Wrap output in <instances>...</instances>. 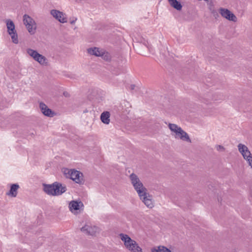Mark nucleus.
<instances>
[{"label": "nucleus", "instance_id": "1", "mask_svg": "<svg viewBox=\"0 0 252 252\" xmlns=\"http://www.w3.org/2000/svg\"><path fill=\"white\" fill-rule=\"evenodd\" d=\"M168 127L171 132V135L175 138L189 143L191 142L189 134L177 125L169 123Z\"/></svg>", "mask_w": 252, "mask_h": 252}, {"label": "nucleus", "instance_id": "2", "mask_svg": "<svg viewBox=\"0 0 252 252\" xmlns=\"http://www.w3.org/2000/svg\"><path fill=\"white\" fill-rule=\"evenodd\" d=\"M43 190L49 195L58 196L66 191V186L58 182L51 185L43 184Z\"/></svg>", "mask_w": 252, "mask_h": 252}, {"label": "nucleus", "instance_id": "3", "mask_svg": "<svg viewBox=\"0 0 252 252\" xmlns=\"http://www.w3.org/2000/svg\"><path fill=\"white\" fill-rule=\"evenodd\" d=\"M120 238L124 242L125 247L130 252H143L138 243L127 234L121 233Z\"/></svg>", "mask_w": 252, "mask_h": 252}, {"label": "nucleus", "instance_id": "4", "mask_svg": "<svg viewBox=\"0 0 252 252\" xmlns=\"http://www.w3.org/2000/svg\"><path fill=\"white\" fill-rule=\"evenodd\" d=\"M129 179L131 185L137 192L138 195L148 190L136 174L133 173L131 174L129 176Z\"/></svg>", "mask_w": 252, "mask_h": 252}, {"label": "nucleus", "instance_id": "5", "mask_svg": "<svg viewBox=\"0 0 252 252\" xmlns=\"http://www.w3.org/2000/svg\"><path fill=\"white\" fill-rule=\"evenodd\" d=\"M63 172L65 176L72 180L77 184H82L83 181V175L81 172L75 169L64 168Z\"/></svg>", "mask_w": 252, "mask_h": 252}, {"label": "nucleus", "instance_id": "6", "mask_svg": "<svg viewBox=\"0 0 252 252\" xmlns=\"http://www.w3.org/2000/svg\"><path fill=\"white\" fill-rule=\"evenodd\" d=\"M26 52L29 56L41 65H48V60L44 56L38 53L36 50L29 48L26 49Z\"/></svg>", "mask_w": 252, "mask_h": 252}, {"label": "nucleus", "instance_id": "7", "mask_svg": "<svg viewBox=\"0 0 252 252\" xmlns=\"http://www.w3.org/2000/svg\"><path fill=\"white\" fill-rule=\"evenodd\" d=\"M23 23L26 26L29 32L32 35L34 34L36 30V24L34 20L30 16L25 14L23 16Z\"/></svg>", "mask_w": 252, "mask_h": 252}, {"label": "nucleus", "instance_id": "8", "mask_svg": "<svg viewBox=\"0 0 252 252\" xmlns=\"http://www.w3.org/2000/svg\"><path fill=\"white\" fill-rule=\"evenodd\" d=\"M140 199L148 208L151 209L154 206V202L152 196L148 193V190L138 195Z\"/></svg>", "mask_w": 252, "mask_h": 252}, {"label": "nucleus", "instance_id": "9", "mask_svg": "<svg viewBox=\"0 0 252 252\" xmlns=\"http://www.w3.org/2000/svg\"><path fill=\"white\" fill-rule=\"evenodd\" d=\"M84 205L81 201H71L69 202L68 207L71 213L74 215L79 214L83 210Z\"/></svg>", "mask_w": 252, "mask_h": 252}, {"label": "nucleus", "instance_id": "10", "mask_svg": "<svg viewBox=\"0 0 252 252\" xmlns=\"http://www.w3.org/2000/svg\"><path fill=\"white\" fill-rule=\"evenodd\" d=\"M81 231L86 234L94 235L98 232L99 228L91 223L88 222L81 228Z\"/></svg>", "mask_w": 252, "mask_h": 252}, {"label": "nucleus", "instance_id": "11", "mask_svg": "<svg viewBox=\"0 0 252 252\" xmlns=\"http://www.w3.org/2000/svg\"><path fill=\"white\" fill-rule=\"evenodd\" d=\"M219 12L222 17L230 21L234 22L237 21V17L228 9L220 8L219 9Z\"/></svg>", "mask_w": 252, "mask_h": 252}, {"label": "nucleus", "instance_id": "12", "mask_svg": "<svg viewBox=\"0 0 252 252\" xmlns=\"http://www.w3.org/2000/svg\"><path fill=\"white\" fill-rule=\"evenodd\" d=\"M51 15L57 20L61 23H66L67 17L65 13L56 9H52L50 11Z\"/></svg>", "mask_w": 252, "mask_h": 252}, {"label": "nucleus", "instance_id": "13", "mask_svg": "<svg viewBox=\"0 0 252 252\" xmlns=\"http://www.w3.org/2000/svg\"><path fill=\"white\" fill-rule=\"evenodd\" d=\"M39 108L42 114L46 116L53 117L55 115L54 112L49 109L48 106L43 102L39 103Z\"/></svg>", "mask_w": 252, "mask_h": 252}, {"label": "nucleus", "instance_id": "14", "mask_svg": "<svg viewBox=\"0 0 252 252\" xmlns=\"http://www.w3.org/2000/svg\"><path fill=\"white\" fill-rule=\"evenodd\" d=\"M201 100L205 103H209L213 100H216V94L212 92H207L203 94Z\"/></svg>", "mask_w": 252, "mask_h": 252}, {"label": "nucleus", "instance_id": "15", "mask_svg": "<svg viewBox=\"0 0 252 252\" xmlns=\"http://www.w3.org/2000/svg\"><path fill=\"white\" fill-rule=\"evenodd\" d=\"M237 147L239 152L241 153L244 158H246L247 156L251 155V152L245 145L240 143L238 145Z\"/></svg>", "mask_w": 252, "mask_h": 252}, {"label": "nucleus", "instance_id": "16", "mask_svg": "<svg viewBox=\"0 0 252 252\" xmlns=\"http://www.w3.org/2000/svg\"><path fill=\"white\" fill-rule=\"evenodd\" d=\"M103 49L97 48L93 47L87 49V52L91 55H94L96 57H100L101 54L103 53Z\"/></svg>", "mask_w": 252, "mask_h": 252}, {"label": "nucleus", "instance_id": "17", "mask_svg": "<svg viewBox=\"0 0 252 252\" xmlns=\"http://www.w3.org/2000/svg\"><path fill=\"white\" fill-rule=\"evenodd\" d=\"M19 189V186L18 184H12L11 186L10 190L6 193V195L12 197H15L17 195Z\"/></svg>", "mask_w": 252, "mask_h": 252}, {"label": "nucleus", "instance_id": "18", "mask_svg": "<svg viewBox=\"0 0 252 252\" xmlns=\"http://www.w3.org/2000/svg\"><path fill=\"white\" fill-rule=\"evenodd\" d=\"M171 7L178 11L182 10L183 6L181 2L177 0H167Z\"/></svg>", "mask_w": 252, "mask_h": 252}, {"label": "nucleus", "instance_id": "19", "mask_svg": "<svg viewBox=\"0 0 252 252\" xmlns=\"http://www.w3.org/2000/svg\"><path fill=\"white\" fill-rule=\"evenodd\" d=\"M110 114L108 111L103 112L100 115V120L101 122L106 125L110 123Z\"/></svg>", "mask_w": 252, "mask_h": 252}, {"label": "nucleus", "instance_id": "20", "mask_svg": "<svg viewBox=\"0 0 252 252\" xmlns=\"http://www.w3.org/2000/svg\"><path fill=\"white\" fill-rule=\"evenodd\" d=\"M151 252H171V251L164 246H159L152 248Z\"/></svg>", "mask_w": 252, "mask_h": 252}, {"label": "nucleus", "instance_id": "21", "mask_svg": "<svg viewBox=\"0 0 252 252\" xmlns=\"http://www.w3.org/2000/svg\"><path fill=\"white\" fill-rule=\"evenodd\" d=\"M6 27L7 29V32L8 33H10L11 32H13L16 31L15 30V25L13 21H12L11 20H6Z\"/></svg>", "mask_w": 252, "mask_h": 252}, {"label": "nucleus", "instance_id": "22", "mask_svg": "<svg viewBox=\"0 0 252 252\" xmlns=\"http://www.w3.org/2000/svg\"><path fill=\"white\" fill-rule=\"evenodd\" d=\"M11 38L12 41L15 44H18L19 42L18 34L17 33L16 31L13 32H11L8 33Z\"/></svg>", "mask_w": 252, "mask_h": 252}, {"label": "nucleus", "instance_id": "23", "mask_svg": "<svg viewBox=\"0 0 252 252\" xmlns=\"http://www.w3.org/2000/svg\"><path fill=\"white\" fill-rule=\"evenodd\" d=\"M103 53L101 54L100 57H101L104 60L109 61H110L111 59V55L107 52H105L103 49Z\"/></svg>", "mask_w": 252, "mask_h": 252}, {"label": "nucleus", "instance_id": "24", "mask_svg": "<svg viewBox=\"0 0 252 252\" xmlns=\"http://www.w3.org/2000/svg\"><path fill=\"white\" fill-rule=\"evenodd\" d=\"M248 162L249 165L252 169V155L251 154V155L247 156L246 158H244Z\"/></svg>", "mask_w": 252, "mask_h": 252}, {"label": "nucleus", "instance_id": "25", "mask_svg": "<svg viewBox=\"0 0 252 252\" xmlns=\"http://www.w3.org/2000/svg\"><path fill=\"white\" fill-rule=\"evenodd\" d=\"M216 149L219 152H224L225 150V148L220 145H217L215 146Z\"/></svg>", "mask_w": 252, "mask_h": 252}, {"label": "nucleus", "instance_id": "26", "mask_svg": "<svg viewBox=\"0 0 252 252\" xmlns=\"http://www.w3.org/2000/svg\"><path fill=\"white\" fill-rule=\"evenodd\" d=\"M134 87H135V85H131L130 86V89H131V90H133V89H134Z\"/></svg>", "mask_w": 252, "mask_h": 252}, {"label": "nucleus", "instance_id": "27", "mask_svg": "<svg viewBox=\"0 0 252 252\" xmlns=\"http://www.w3.org/2000/svg\"><path fill=\"white\" fill-rule=\"evenodd\" d=\"M75 22V20H73L70 22L71 24H74Z\"/></svg>", "mask_w": 252, "mask_h": 252}]
</instances>
